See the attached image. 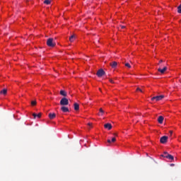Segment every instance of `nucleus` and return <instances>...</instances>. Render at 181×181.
<instances>
[{
  "instance_id": "obj_1",
  "label": "nucleus",
  "mask_w": 181,
  "mask_h": 181,
  "mask_svg": "<svg viewBox=\"0 0 181 181\" xmlns=\"http://www.w3.org/2000/svg\"><path fill=\"white\" fill-rule=\"evenodd\" d=\"M47 45L49 47H54L56 44L54 42V38H52V37L48 38V40H47Z\"/></svg>"
},
{
  "instance_id": "obj_6",
  "label": "nucleus",
  "mask_w": 181,
  "mask_h": 181,
  "mask_svg": "<svg viewBox=\"0 0 181 181\" xmlns=\"http://www.w3.org/2000/svg\"><path fill=\"white\" fill-rule=\"evenodd\" d=\"M104 128L108 130H110L112 129V125L110 123H107L106 124H104Z\"/></svg>"
},
{
  "instance_id": "obj_17",
  "label": "nucleus",
  "mask_w": 181,
  "mask_h": 181,
  "mask_svg": "<svg viewBox=\"0 0 181 181\" xmlns=\"http://www.w3.org/2000/svg\"><path fill=\"white\" fill-rule=\"evenodd\" d=\"M75 39V35H72L71 37H69V41H71V42H73L74 41Z\"/></svg>"
},
{
  "instance_id": "obj_22",
  "label": "nucleus",
  "mask_w": 181,
  "mask_h": 181,
  "mask_svg": "<svg viewBox=\"0 0 181 181\" xmlns=\"http://www.w3.org/2000/svg\"><path fill=\"white\" fill-rule=\"evenodd\" d=\"M177 13H181V4L177 7Z\"/></svg>"
},
{
  "instance_id": "obj_29",
  "label": "nucleus",
  "mask_w": 181,
  "mask_h": 181,
  "mask_svg": "<svg viewBox=\"0 0 181 181\" xmlns=\"http://www.w3.org/2000/svg\"><path fill=\"white\" fill-rule=\"evenodd\" d=\"M169 132H170V136H172V135H173V132L172 130H170Z\"/></svg>"
},
{
  "instance_id": "obj_11",
  "label": "nucleus",
  "mask_w": 181,
  "mask_h": 181,
  "mask_svg": "<svg viewBox=\"0 0 181 181\" xmlns=\"http://www.w3.org/2000/svg\"><path fill=\"white\" fill-rule=\"evenodd\" d=\"M48 117L49 119H54L56 117V115L54 113H49Z\"/></svg>"
},
{
  "instance_id": "obj_23",
  "label": "nucleus",
  "mask_w": 181,
  "mask_h": 181,
  "mask_svg": "<svg viewBox=\"0 0 181 181\" xmlns=\"http://www.w3.org/2000/svg\"><path fill=\"white\" fill-rule=\"evenodd\" d=\"M124 66H126V67H127L128 69H131V65L129 64V63L124 64Z\"/></svg>"
},
{
  "instance_id": "obj_9",
  "label": "nucleus",
  "mask_w": 181,
  "mask_h": 181,
  "mask_svg": "<svg viewBox=\"0 0 181 181\" xmlns=\"http://www.w3.org/2000/svg\"><path fill=\"white\" fill-rule=\"evenodd\" d=\"M61 110L64 112V113H66V112H69V109L66 107H61Z\"/></svg>"
},
{
  "instance_id": "obj_27",
  "label": "nucleus",
  "mask_w": 181,
  "mask_h": 181,
  "mask_svg": "<svg viewBox=\"0 0 181 181\" xmlns=\"http://www.w3.org/2000/svg\"><path fill=\"white\" fill-rule=\"evenodd\" d=\"M88 127H93V124H91V123H88Z\"/></svg>"
},
{
  "instance_id": "obj_31",
  "label": "nucleus",
  "mask_w": 181,
  "mask_h": 181,
  "mask_svg": "<svg viewBox=\"0 0 181 181\" xmlns=\"http://www.w3.org/2000/svg\"><path fill=\"white\" fill-rule=\"evenodd\" d=\"M170 165H171V166H173V165H174V164H170Z\"/></svg>"
},
{
  "instance_id": "obj_24",
  "label": "nucleus",
  "mask_w": 181,
  "mask_h": 181,
  "mask_svg": "<svg viewBox=\"0 0 181 181\" xmlns=\"http://www.w3.org/2000/svg\"><path fill=\"white\" fill-rule=\"evenodd\" d=\"M36 104H37V103H36V101H35V100H34V101H32V102H31V105H32V106H35V105H36Z\"/></svg>"
},
{
  "instance_id": "obj_4",
  "label": "nucleus",
  "mask_w": 181,
  "mask_h": 181,
  "mask_svg": "<svg viewBox=\"0 0 181 181\" xmlns=\"http://www.w3.org/2000/svg\"><path fill=\"white\" fill-rule=\"evenodd\" d=\"M105 74V71L103 69H99L98 71H97L96 73L97 76L99 78H101Z\"/></svg>"
},
{
  "instance_id": "obj_2",
  "label": "nucleus",
  "mask_w": 181,
  "mask_h": 181,
  "mask_svg": "<svg viewBox=\"0 0 181 181\" xmlns=\"http://www.w3.org/2000/svg\"><path fill=\"white\" fill-rule=\"evenodd\" d=\"M165 98L164 95H160L151 98V101H161Z\"/></svg>"
},
{
  "instance_id": "obj_5",
  "label": "nucleus",
  "mask_w": 181,
  "mask_h": 181,
  "mask_svg": "<svg viewBox=\"0 0 181 181\" xmlns=\"http://www.w3.org/2000/svg\"><path fill=\"white\" fill-rule=\"evenodd\" d=\"M168 136H164L161 138H160V143L165 144L168 142Z\"/></svg>"
},
{
  "instance_id": "obj_19",
  "label": "nucleus",
  "mask_w": 181,
  "mask_h": 181,
  "mask_svg": "<svg viewBox=\"0 0 181 181\" xmlns=\"http://www.w3.org/2000/svg\"><path fill=\"white\" fill-rule=\"evenodd\" d=\"M115 141H116L115 137H112V140H110V139L107 140V143L111 144V142H115Z\"/></svg>"
},
{
  "instance_id": "obj_26",
  "label": "nucleus",
  "mask_w": 181,
  "mask_h": 181,
  "mask_svg": "<svg viewBox=\"0 0 181 181\" xmlns=\"http://www.w3.org/2000/svg\"><path fill=\"white\" fill-rule=\"evenodd\" d=\"M109 82H110L111 83H114V81L112 79H109Z\"/></svg>"
},
{
  "instance_id": "obj_13",
  "label": "nucleus",
  "mask_w": 181,
  "mask_h": 181,
  "mask_svg": "<svg viewBox=\"0 0 181 181\" xmlns=\"http://www.w3.org/2000/svg\"><path fill=\"white\" fill-rule=\"evenodd\" d=\"M59 94L64 97H66V95H67V93L63 90H60Z\"/></svg>"
},
{
  "instance_id": "obj_16",
  "label": "nucleus",
  "mask_w": 181,
  "mask_h": 181,
  "mask_svg": "<svg viewBox=\"0 0 181 181\" xmlns=\"http://www.w3.org/2000/svg\"><path fill=\"white\" fill-rule=\"evenodd\" d=\"M99 112H100V113H98V116H103V114H105V111H103V110L102 108L99 109Z\"/></svg>"
},
{
  "instance_id": "obj_18",
  "label": "nucleus",
  "mask_w": 181,
  "mask_h": 181,
  "mask_svg": "<svg viewBox=\"0 0 181 181\" xmlns=\"http://www.w3.org/2000/svg\"><path fill=\"white\" fill-rule=\"evenodd\" d=\"M0 93L6 95L7 94V89H4L1 90Z\"/></svg>"
},
{
  "instance_id": "obj_15",
  "label": "nucleus",
  "mask_w": 181,
  "mask_h": 181,
  "mask_svg": "<svg viewBox=\"0 0 181 181\" xmlns=\"http://www.w3.org/2000/svg\"><path fill=\"white\" fill-rule=\"evenodd\" d=\"M74 110H79V105L78 103L74 104Z\"/></svg>"
},
{
  "instance_id": "obj_8",
  "label": "nucleus",
  "mask_w": 181,
  "mask_h": 181,
  "mask_svg": "<svg viewBox=\"0 0 181 181\" xmlns=\"http://www.w3.org/2000/svg\"><path fill=\"white\" fill-rule=\"evenodd\" d=\"M166 70H168V67L165 66V67L163 68V69H161L160 68H159V69H158V71H159L160 73H161L162 74H163Z\"/></svg>"
},
{
  "instance_id": "obj_20",
  "label": "nucleus",
  "mask_w": 181,
  "mask_h": 181,
  "mask_svg": "<svg viewBox=\"0 0 181 181\" xmlns=\"http://www.w3.org/2000/svg\"><path fill=\"white\" fill-rule=\"evenodd\" d=\"M170 154H169L168 152L165 151L163 152V154L161 155L162 157L165 158V156H170Z\"/></svg>"
},
{
  "instance_id": "obj_21",
  "label": "nucleus",
  "mask_w": 181,
  "mask_h": 181,
  "mask_svg": "<svg viewBox=\"0 0 181 181\" xmlns=\"http://www.w3.org/2000/svg\"><path fill=\"white\" fill-rule=\"evenodd\" d=\"M44 4L49 5L51 4V0H45Z\"/></svg>"
},
{
  "instance_id": "obj_14",
  "label": "nucleus",
  "mask_w": 181,
  "mask_h": 181,
  "mask_svg": "<svg viewBox=\"0 0 181 181\" xmlns=\"http://www.w3.org/2000/svg\"><path fill=\"white\" fill-rule=\"evenodd\" d=\"M165 158L169 159L170 160H174V156H173L172 155H168L165 157Z\"/></svg>"
},
{
  "instance_id": "obj_25",
  "label": "nucleus",
  "mask_w": 181,
  "mask_h": 181,
  "mask_svg": "<svg viewBox=\"0 0 181 181\" xmlns=\"http://www.w3.org/2000/svg\"><path fill=\"white\" fill-rule=\"evenodd\" d=\"M136 90L143 93V92H142V90H141L140 88H138L136 89Z\"/></svg>"
},
{
  "instance_id": "obj_28",
  "label": "nucleus",
  "mask_w": 181,
  "mask_h": 181,
  "mask_svg": "<svg viewBox=\"0 0 181 181\" xmlns=\"http://www.w3.org/2000/svg\"><path fill=\"white\" fill-rule=\"evenodd\" d=\"M162 62H163V59H160L159 64H160Z\"/></svg>"
},
{
  "instance_id": "obj_10",
  "label": "nucleus",
  "mask_w": 181,
  "mask_h": 181,
  "mask_svg": "<svg viewBox=\"0 0 181 181\" xmlns=\"http://www.w3.org/2000/svg\"><path fill=\"white\" fill-rule=\"evenodd\" d=\"M163 121H164V117L162 116H159L158 118V122L159 124H162V123H163Z\"/></svg>"
},
{
  "instance_id": "obj_12",
  "label": "nucleus",
  "mask_w": 181,
  "mask_h": 181,
  "mask_svg": "<svg viewBox=\"0 0 181 181\" xmlns=\"http://www.w3.org/2000/svg\"><path fill=\"white\" fill-rule=\"evenodd\" d=\"M33 116L34 117V119H36V117H37L38 119H40L42 117V114L41 113H38L37 115L35 113L33 114Z\"/></svg>"
},
{
  "instance_id": "obj_30",
  "label": "nucleus",
  "mask_w": 181,
  "mask_h": 181,
  "mask_svg": "<svg viewBox=\"0 0 181 181\" xmlns=\"http://www.w3.org/2000/svg\"><path fill=\"white\" fill-rule=\"evenodd\" d=\"M121 28H122V29H124L125 26L124 25H122Z\"/></svg>"
},
{
  "instance_id": "obj_7",
  "label": "nucleus",
  "mask_w": 181,
  "mask_h": 181,
  "mask_svg": "<svg viewBox=\"0 0 181 181\" xmlns=\"http://www.w3.org/2000/svg\"><path fill=\"white\" fill-rule=\"evenodd\" d=\"M110 65L112 67V69H117V62H112V63L110 64Z\"/></svg>"
},
{
  "instance_id": "obj_3",
  "label": "nucleus",
  "mask_w": 181,
  "mask_h": 181,
  "mask_svg": "<svg viewBox=\"0 0 181 181\" xmlns=\"http://www.w3.org/2000/svg\"><path fill=\"white\" fill-rule=\"evenodd\" d=\"M69 104V101L68 100L67 98H63L61 99V100H60V105H61L62 106H66V105H68Z\"/></svg>"
}]
</instances>
